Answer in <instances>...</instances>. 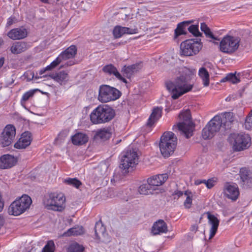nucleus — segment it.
I'll use <instances>...</instances> for the list:
<instances>
[{
	"mask_svg": "<svg viewBox=\"0 0 252 252\" xmlns=\"http://www.w3.org/2000/svg\"><path fill=\"white\" fill-rule=\"evenodd\" d=\"M202 47V43L197 39H188L181 43L180 54L185 56L197 54Z\"/></svg>",
	"mask_w": 252,
	"mask_h": 252,
	"instance_id": "nucleus-10",
	"label": "nucleus"
},
{
	"mask_svg": "<svg viewBox=\"0 0 252 252\" xmlns=\"http://www.w3.org/2000/svg\"><path fill=\"white\" fill-rule=\"evenodd\" d=\"M172 72L177 76L173 80L166 83V88L171 93V97L176 99L183 94L190 92L193 88V84L189 82V70L186 67L176 68Z\"/></svg>",
	"mask_w": 252,
	"mask_h": 252,
	"instance_id": "nucleus-1",
	"label": "nucleus"
},
{
	"mask_svg": "<svg viewBox=\"0 0 252 252\" xmlns=\"http://www.w3.org/2000/svg\"><path fill=\"white\" fill-rule=\"evenodd\" d=\"M16 135V128L12 125H7L3 128L0 139V144L5 147L10 145L13 141Z\"/></svg>",
	"mask_w": 252,
	"mask_h": 252,
	"instance_id": "nucleus-12",
	"label": "nucleus"
},
{
	"mask_svg": "<svg viewBox=\"0 0 252 252\" xmlns=\"http://www.w3.org/2000/svg\"><path fill=\"white\" fill-rule=\"evenodd\" d=\"M4 224V219L3 217L0 215V228Z\"/></svg>",
	"mask_w": 252,
	"mask_h": 252,
	"instance_id": "nucleus-54",
	"label": "nucleus"
},
{
	"mask_svg": "<svg viewBox=\"0 0 252 252\" xmlns=\"http://www.w3.org/2000/svg\"><path fill=\"white\" fill-rule=\"evenodd\" d=\"M32 203V199L29 196L23 195L10 204L8 213L10 215L19 216L29 209Z\"/></svg>",
	"mask_w": 252,
	"mask_h": 252,
	"instance_id": "nucleus-6",
	"label": "nucleus"
},
{
	"mask_svg": "<svg viewBox=\"0 0 252 252\" xmlns=\"http://www.w3.org/2000/svg\"><path fill=\"white\" fill-rule=\"evenodd\" d=\"M63 183L77 189L82 185L81 182L76 178H67L63 180Z\"/></svg>",
	"mask_w": 252,
	"mask_h": 252,
	"instance_id": "nucleus-39",
	"label": "nucleus"
},
{
	"mask_svg": "<svg viewBox=\"0 0 252 252\" xmlns=\"http://www.w3.org/2000/svg\"><path fill=\"white\" fill-rule=\"evenodd\" d=\"M51 77L61 85H64L69 80L68 74L65 71H61L56 74H52Z\"/></svg>",
	"mask_w": 252,
	"mask_h": 252,
	"instance_id": "nucleus-29",
	"label": "nucleus"
},
{
	"mask_svg": "<svg viewBox=\"0 0 252 252\" xmlns=\"http://www.w3.org/2000/svg\"><path fill=\"white\" fill-rule=\"evenodd\" d=\"M189 31L195 36H199L200 33L199 31L198 26L192 25L188 28Z\"/></svg>",
	"mask_w": 252,
	"mask_h": 252,
	"instance_id": "nucleus-47",
	"label": "nucleus"
},
{
	"mask_svg": "<svg viewBox=\"0 0 252 252\" xmlns=\"http://www.w3.org/2000/svg\"><path fill=\"white\" fill-rule=\"evenodd\" d=\"M75 63V62H74V61L71 60L66 63V65L67 66H71V65L74 64Z\"/></svg>",
	"mask_w": 252,
	"mask_h": 252,
	"instance_id": "nucleus-53",
	"label": "nucleus"
},
{
	"mask_svg": "<svg viewBox=\"0 0 252 252\" xmlns=\"http://www.w3.org/2000/svg\"><path fill=\"white\" fill-rule=\"evenodd\" d=\"M193 228H194V229H197V227H196L195 226H193Z\"/></svg>",
	"mask_w": 252,
	"mask_h": 252,
	"instance_id": "nucleus-59",
	"label": "nucleus"
},
{
	"mask_svg": "<svg viewBox=\"0 0 252 252\" xmlns=\"http://www.w3.org/2000/svg\"><path fill=\"white\" fill-rule=\"evenodd\" d=\"M88 136L83 133H77L72 137V142L76 145H83L88 142Z\"/></svg>",
	"mask_w": 252,
	"mask_h": 252,
	"instance_id": "nucleus-30",
	"label": "nucleus"
},
{
	"mask_svg": "<svg viewBox=\"0 0 252 252\" xmlns=\"http://www.w3.org/2000/svg\"><path fill=\"white\" fill-rule=\"evenodd\" d=\"M240 42L239 37L226 35L220 43V49L223 53L231 54L237 50Z\"/></svg>",
	"mask_w": 252,
	"mask_h": 252,
	"instance_id": "nucleus-9",
	"label": "nucleus"
},
{
	"mask_svg": "<svg viewBox=\"0 0 252 252\" xmlns=\"http://www.w3.org/2000/svg\"><path fill=\"white\" fill-rule=\"evenodd\" d=\"M94 138L106 140L109 139L112 134V129L109 127H105L93 131Z\"/></svg>",
	"mask_w": 252,
	"mask_h": 252,
	"instance_id": "nucleus-23",
	"label": "nucleus"
},
{
	"mask_svg": "<svg viewBox=\"0 0 252 252\" xmlns=\"http://www.w3.org/2000/svg\"><path fill=\"white\" fill-rule=\"evenodd\" d=\"M180 122L173 126L175 131L178 129L184 134L186 138H189L192 136L194 130V125L191 121L190 111L186 110L180 113L179 115Z\"/></svg>",
	"mask_w": 252,
	"mask_h": 252,
	"instance_id": "nucleus-4",
	"label": "nucleus"
},
{
	"mask_svg": "<svg viewBox=\"0 0 252 252\" xmlns=\"http://www.w3.org/2000/svg\"><path fill=\"white\" fill-rule=\"evenodd\" d=\"M94 230V239L97 242L107 243L110 241V238L106 232V228L101 221H99L96 222Z\"/></svg>",
	"mask_w": 252,
	"mask_h": 252,
	"instance_id": "nucleus-13",
	"label": "nucleus"
},
{
	"mask_svg": "<svg viewBox=\"0 0 252 252\" xmlns=\"http://www.w3.org/2000/svg\"><path fill=\"white\" fill-rule=\"evenodd\" d=\"M103 71L110 75H114L118 80L124 82L126 83V79L123 77L121 74L118 71L116 68L112 64H108L105 65L103 68Z\"/></svg>",
	"mask_w": 252,
	"mask_h": 252,
	"instance_id": "nucleus-24",
	"label": "nucleus"
},
{
	"mask_svg": "<svg viewBox=\"0 0 252 252\" xmlns=\"http://www.w3.org/2000/svg\"><path fill=\"white\" fill-rule=\"evenodd\" d=\"M26 50V44L23 42H15L13 43L10 48L12 53L14 54H20Z\"/></svg>",
	"mask_w": 252,
	"mask_h": 252,
	"instance_id": "nucleus-33",
	"label": "nucleus"
},
{
	"mask_svg": "<svg viewBox=\"0 0 252 252\" xmlns=\"http://www.w3.org/2000/svg\"><path fill=\"white\" fill-rule=\"evenodd\" d=\"M212 130L209 128V126H206L203 128L202 131V137L204 139H209L214 136V133Z\"/></svg>",
	"mask_w": 252,
	"mask_h": 252,
	"instance_id": "nucleus-43",
	"label": "nucleus"
},
{
	"mask_svg": "<svg viewBox=\"0 0 252 252\" xmlns=\"http://www.w3.org/2000/svg\"><path fill=\"white\" fill-rule=\"evenodd\" d=\"M251 137L244 133H234L229 136V141L236 151H241L248 148L251 145Z\"/></svg>",
	"mask_w": 252,
	"mask_h": 252,
	"instance_id": "nucleus-7",
	"label": "nucleus"
},
{
	"mask_svg": "<svg viewBox=\"0 0 252 252\" xmlns=\"http://www.w3.org/2000/svg\"><path fill=\"white\" fill-rule=\"evenodd\" d=\"M121 92L116 88L108 85H102L99 87L98 100L102 103H107L118 99Z\"/></svg>",
	"mask_w": 252,
	"mask_h": 252,
	"instance_id": "nucleus-8",
	"label": "nucleus"
},
{
	"mask_svg": "<svg viewBox=\"0 0 252 252\" xmlns=\"http://www.w3.org/2000/svg\"><path fill=\"white\" fill-rule=\"evenodd\" d=\"M155 190V189L150 185V183L141 185L138 189L139 192L141 194L147 195L152 194L154 191Z\"/></svg>",
	"mask_w": 252,
	"mask_h": 252,
	"instance_id": "nucleus-35",
	"label": "nucleus"
},
{
	"mask_svg": "<svg viewBox=\"0 0 252 252\" xmlns=\"http://www.w3.org/2000/svg\"><path fill=\"white\" fill-rule=\"evenodd\" d=\"M2 42V39H0V45L1 44Z\"/></svg>",
	"mask_w": 252,
	"mask_h": 252,
	"instance_id": "nucleus-58",
	"label": "nucleus"
},
{
	"mask_svg": "<svg viewBox=\"0 0 252 252\" xmlns=\"http://www.w3.org/2000/svg\"><path fill=\"white\" fill-rule=\"evenodd\" d=\"M17 159L14 157L10 155H4L0 157V168L1 169L9 168L15 165Z\"/></svg>",
	"mask_w": 252,
	"mask_h": 252,
	"instance_id": "nucleus-19",
	"label": "nucleus"
},
{
	"mask_svg": "<svg viewBox=\"0 0 252 252\" xmlns=\"http://www.w3.org/2000/svg\"><path fill=\"white\" fill-rule=\"evenodd\" d=\"M225 100H226V101H230V98L229 97H227L226 98Z\"/></svg>",
	"mask_w": 252,
	"mask_h": 252,
	"instance_id": "nucleus-57",
	"label": "nucleus"
},
{
	"mask_svg": "<svg viewBox=\"0 0 252 252\" xmlns=\"http://www.w3.org/2000/svg\"><path fill=\"white\" fill-rule=\"evenodd\" d=\"M229 81L233 84H236L240 81V78L235 74L229 73L225 77L222 78L221 80V82Z\"/></svg>",
	"mask_w": 252,
	"mask_h": 252,
	"instance_id": "nucleus-38",
	"label": "nucleus"
},
{
	"mask_svg": "<svg viewBox=\"0 0 252 252\" xmlns=\"http://www.w3.org/2000/svg\"><path fill=\"white\" fill-rule=\"evenodd\" d=\"M42 2L44 3H47L48 1V0H40Z\"/></svg>",
	"mask_w": 252,
	"mask_h": 252,
	"instance_id": "nucleus-56",
	"label": "nucleus"
},
{
	"mask_svg": "<svg viewBox=\"0 0 252 252\" xmlns=\"http://www.w3.org/2000/svg\"><path fill=\"white\" fill-rule=\"evenodd\" d=\"M115 116V110L108 105H99L90 115L91 122L95 125L111 121Z\"/></svg>",
	"mask_w": 252,
	"mask_h": 252,
	"instance_id": "nucleus-2",
	"label": "nucleus"
},
{
	"mask_svg": "<svg viewBox=\"0 0 252 252\" xmlns=\"http://www.w3.org/2000/svg\"><path fill=\"white\" fill-rule=\"evenodd\" d=\"M167 178L168 175L166 174L157 175L149 178L147 182L150 183L156 190L157 187L162 185Z\"/></svg>",
	"mask_w": 252,
	"mask_h": 252,
	"instance_id": "nucleus-20",
	"label": "nucleus"
},
{
	"mask_svg": "<svg viewBox=\"0 0 252 252\" xmlns=\"http://www.w3.org/2000/svg\"><path fill=\"white\" fill-rule=\"evenodd\" d=\"M198 75L202 80L204 86H208L210 83V76L207 69L204 67H201L198 71Z\"/></svg>",
	"mask_w": 252,
	"mask_h": 252,
	"instance_id": "nucleus-34",
	"label": "nucleus"
},
{
	"mask_svg": "<svg viewBox=\"0 0 252 252\" xmlns=\"http://www.w3.org/2000/svg\"><path fill=\"white\" fill-rule=\"evenodd\" d=\"M151 232L154 235L166 233L167 226L166 223L163 220H158L154 223Z\"/></svg>",
	"mask_w": 252,
	"mask_h": 252,
	"instance_id": "nucleus-22",
	"label": "nucleus"
},
{
	"mask_svg": "<svg viewBox=\"0 0 252 252\" xmlns=\"http://www.w3.org/2000/svg\"><path fill=\"white\" fill-rule=\"evenodd\" d=\"M138 161V158L136 152L134 150H128L123 156L120 167L125 172H129L135 166Z\"/></svg>",
	"mask_w": 252,
	"mask_h": 252,
	"instance_id": "nucleus-11",
	"label": "nucleus"
},
{
	"mask_svg": "<svg viewBox=\"0 0 252 252\" xmlns=\"http://www.w3.org/2000/svg\"><path fill=\"white\" fill-rule=\"evenodd\" d=\"M32 140L31 133L26 131L23 133L18 141L15 143L14 147L16 149H24L29 146Z\"/></svg>",
	"mask_w": 252,
	"mask_h": 252,
	"instance_id": "nucleus-15",
	"label": "nucleus"
},
{
	"mask_svg": "<svg viewBox=\"0 0 252 252\" xmlns=\"http://www.w3.org/2000/svg\"><path fill=\"white\" fill-rule=\"evenodd\" d=\"M207 126H209V128L212 130L214 134L219 131L221 125V116L216 115L208 123Z\"/></svg>",
	"mask_w": 252,
	"mask_h": 252,
	"instance_id": "nucleus-26",
	"label": "nucleus"
},
{
	"mask_svg": "<svg viewBox=\"0 0 252 252\" xmlns=\"http://www.w3.org/2000/svg\"><path fill=\"white\" fill-rule=\"evenodd\" d=\"M200 28L201 30L204 32L206 36L212 39H217L213 35L210 29L208 28V27L205 23H201Z\"/></svg>",
	"mask_w": 252,
	"mask_h": 252,
	"instance_id": "nucleus-42",
	"label": "nucleus"
},
{
	"mask_svg": "<svg viewBox=\"0 0 252 252\" xmlns=\"http://www.w3.org/2000/svg\"><path fill=\"white\" fill-rule=\"evenodd\" d=\"M84 232L83 227L81 226H77L68 229L67 231L63 234L62 236L64 237L78 236L83 234Z\"/></svg>",
	"mask_w": 252,
	"mask_h": 252,
	"instance_id": "nucleus-32",
	"label": "nucleus"
},
{
	"mask_svg": "<svg viewBox=\"0 0 252 252\" xmlns=\"http://www.w3.org/2000/svg\"><path fill=\"white\" fill-rule=\"evenodd\" d=\"M162 108L157 107L153 108L152 113L149 117L147 125L149 126H153L161 117Z\"/></svg>",
	"mask_w": 252,
	"mask_h": 252,
	"instance_id": "nucleus-25",
	"label": "nucleus"
},
{
	"mask_svg": "<svg viewBox=\"0 0 252 252\" xmlns=\"http://www.w3.org/2000/svg\"><path fill=\"white\" fill-rule=\"evenodd\" d=\"M174 195L175 196V198H176V197H180L184 195V192L182 191L177 190L175 191Z\"/></svg>",
	"mask_w": 252,
	"mask_h": 252,
	"instance_id": "nucleus-50",
	"label": "nucleus"
},
{
	"mask_svg": "<svg viewBox=\"0 0 252 252\" xmlns=\"http://www.w3.org/2000/svg\"><path fill=\"white\" fill-rule=\"evenodd\" d=\"M207 217L209 223L211 225L209 235V239H211L215 236L217 231L220 221L217 217L210 213H207Z\"/></svg>",
	"mask_w": 252,
	"mask_h": 252,
	"instance_id": "nucleus-21",
	"label": "nucleus"
},
{
	"mask_svg": "<svg viewBox=\"0 0 252 252\" xmlns=\"http://www.w3.org/2000/svg\"><path fill=\"white\" fill-rule=\"evenodd\" d=\"M240 176L244 188L252 187V172L249 171L246 168H242L240 170Z\"/></svg>",
	"mask_w": 252,
	"mask_h": 252,
	"instance_id": "nucleus-17",
	"label": "nucleus"
},
{
	"mask_svg": "<svg viewBox=\"0 0 252 252\" xmlns=\"http://www.w3.org/2000/svg\"><path fill=\"white\" fill-rule=\"evenodd\" d=\"M49 70H50L49 69H46V67L44 68H42V69H40L39 71V75H42L45 72V71H49Z\"/></svg>",
	"mask_w": 252,
	"mask_h": 252,
	"instance_id": "nucleus-51",
	"label": "nucleus"
},
{
	"mask_svg": "<svg viewBox=\"0 0 252 252\" xmlns=\"http://www.w3.org/2000/svg\"><path fill=\"white\" fill-rule=\"evenodd\" d=\"M35 91V90H31L23 94L21 99V103L22 106H24L26 102L33 96Z\"/></svg>",
	"mask_w": 252,
	"mask_h": 252,
	"instance_id": "nucleus-40",
	"label": "nucleus"
},
{
	"mask_svg": "<svg viewBox=\"0 0 252 252\" xmlns=\"http://www.w3.org/2000/svg\"><path fill=\"white\" fill-rule=\"evenodd\" d=\"M139 69V64H133L127 66H125L122 69V71L127 77H129L132 73L137 71Z\"/></svg>",
	"mask_w": 252,
	"mask_h": 252,
	"instance_id": "nucleus-36",
	"label": "nucleus"
},
{
	"mask_svg": "<svg viewBox=\"0 0 252 252\" xmlns=\"http://www.w3.org/2000/svg\"><path fill=\"white\" fill-rule=\"evenodd\" d=\"M223 191L224 195L232 200H236L240 194L238 186L234 183L226 184Z\"/></svg>",
	"mask_w": 252,
	"mask_h": 252,
	"instance_id": "nucleus-14",
	"label": "nucleus"
},
{
	"mask_svg": "<svg viewBox=\"0 0 252 252\" xmlns=\"http://www.w3.org/2000/svg\"><path fill=\"white\" fill-rule=\"evenodd\" d=\"M186 199L184 202V205L186 208L189 209L191 207L192 201L193 194L190 191L187 190L184 192Z\"/></svg>",
	"mask_w": 252,
	"mask_h": 252,
	"instance_id": "nucleus-37",
	"label": "nucleus"
},
{
	"mask_svg": "<svg viewBox=\"0 0 252 252\" xmlns=\"http://www.w3.org/2000/svg\"><path fill=\"white\" fill-rule=\"evenodd\" d=\"M113 35L115 38H120L125 34H132L138 32L137 28H129L120 26H116L113 30Z\"/></svg>",
	"mask_w": 252,
	"mask_h": 252,
	"instance_id": "nucleus-18",
	"label": "nucleus"
},
{
	"mask_svg": "<svg viewBox=\"0 0 252 252\" xmlns=\"http://www.w3.org/2000/svg\"><path fill=\"white\" fill-rule=\"evenodd\" d=\"M27 31L23 27L15 28L11 30L7 33V36L12 40H20L27 36Z\"/></svg>",
	"mask_w": 252,
	"mask_h": 252,
	"instance_id": "nucleus-16",
	"label": "nucleus"
},
{
	"mask_svg": "<svg viewBox=\"0 0 252 252\" xmlns=\"http://www.w3.org/2000/svg\"><path fill=\"white\" fill-rule=\"evenodd\" d=\"M83 247L76 243L70 244L67 250V252H83Z\"/></svg>",
	"mask_w": 252,
	"mask_h": 252,
	"instance_id": "nucleus-41",
	"label": "nucleus"
},
{
	"mask_svg": "<svg viewBox=\"0 0 252 252\" xmlns=\"http://www.w3.org/2000/svg\"><path fill=\"white\" fill-rule=\"evenodd\" d=\"M63 61L61 57L60 56V55H59V56L55 60H54L49 65L46 66V69L52 70L55 68Z\"/></svg>",
	"mask_w": 252,
	"mask_h": 252,
	"instance_id": "nucleus-44",
	"label": "nucleus"
},
{
	"mask_svg": "<svg viewBox=\"0 0 252 252\" xmlns=\"http://www.w3.org/2000/svg\"><path fill=\"white\" fill-rule=\"evenodd\" d=\"M77 49L74 45H71L64 51L62 52L59 55L63 61L73 58L76 54Z\"/></svg>",
	"mask_w": 252,
	"mask_h": 252,
	"instance_id": "nucleus-27",
	"label": "nucleus"
},
{
	"mask_svg": "<svg viewBox=\"0 0 252 252\" xmlns=\"http://www.w3.org/2000/svg\"><path fill=\"white\" fill-rule=\"evenodd\" d=\"M202 183L204 184V180H196L195 181L194 184L196 185H199Z\"/></svg>",
	"mask_w": 252,
	"mask_h": 252,
	"instance_id": "nucleus-52",
	"label": "nucleus"
},
{
	"mask_svg": "<svg viewBox=\"0 0 252 252\" xmlns=\"http://www.w3.org/2000/svg\"><path fill=\"white\" fill-rule=\"evenodd\" d=\"M221 116V125L225 126H229L234 121L235 117L232 113L225 112L219 115Z\"/></svg>",
	"mask_w": 252,
	"mask_h": 252,
	"instance_id": "nucleus-28",
	"label": "nucleus"
},
{
	"mask_svg": "<svg viewBox=\"0 0 252 252\" xmlns=\"http://www.w3.org/2000/svg\"><path fill=\"white\" fill-rule=\"evenodd\" d=\"M244 126L247 129H251L252 128V111L247 117Z\"/></svg>",
	"mask_w": 252,
	"mask_h": 252,
	"instance_id": "nucleus-46",
	"label": "nucleus"
},
{
	"mask_svg": "<svg viewBox=\"0 0 252 252\" xmlns=\"http://www.w3.org/2000/svg\"><path fill=\"white\" fill-rule=\"evenodd\" d=\"M177 139L174 133L168 131L164 132L160 138L159 149L162 155L167 158L171 156L176 147Z\"/></svg>",
	"mask_w": 252,
	"mask_h": 252,
	"instance_id": "nucleus-5",
	"label": "nucleus"
},
{
	"mask_svg": "<svg viewBox=\"0 0 252 252\" xmlns=\"http://www.w3.org/2000/svg\"><path fill=\"white\" fill-rule=\"evenodd\" d=\"M4 63V58H0V68L2 67Z\"/></svg>",
	"mask_w": 252,
	"mask_h": 252,
	"instance_id": "nucleus-55",
	"label": "nucleus"
},
{
	"mask_svg": "<svg viewBox=\"0 0 252 252\" xmlns=\"http://www.w3.org/2000/svg\"><path fill=\"white\" fill-rule=\"evenodd\" d=\"M14 23V18L12 17H9L7 19V22L6 23V26L8 27L12 25Z\"/></svg>",
	"mask_w": 252,
	"mask_h": 252,
	"instance_id": "nucleus-49",
	"label": "nucleus"
},
{
	"mask_svg": "<svg viewBox=\"0 0 252 252\" xmlns=\"http://www.w3.org/2000/svg\"><path fill=\"white\" fill-rule=\"evenodd\" d=\"M217 179L216 178L209 179L208 180H204V184L208 189L213 188L217 183Z\"/></svg>",
	"mask_w": 252,
	"mask_h": 252,
	"instance_id": "nucleus-48",
	"label": "nucleus"
},
{
	"mask_svg": "<svg viewBox=\"0 0 252 252\" xmlns=\"http://www.w3.org/2000/svg\"><path fill=\"white\" fill-rule=\"evenodd\" d=\"M55 244L53 241H49L44 247L43 252H54Z\"/></svg>",
	"mask_w": 252,
	"mask_h": 252,
	"instance_id": "nucleus-45",
	"label": "nucleus"
},
{
	"mask_svg": "<svg viewBox=\"0 0 252 252\" xmlns=\"http://www.w3.org/2000/svg\"><path fill=\"white\" fill-rule=\"evenodd\" d=\"M190 21H184L178 24L174 32V39H177L178 36L187 33L186 27L190 23Z\"/></svg>",
	"mask_w": 252,
	"mask_h": 252,
	"instance_id": "nucleus-31",
	"label": "nucleus"
},
{
	"mask_svg": "<svg viewBox=\"0 0 252 252\" xmlns=\"http://www.w3.org/2000/svg\"><path fill=\"white\" fill-rule=\"evenodd\" d=\"M65 197L60 192H52L46 194L43 199V204L48 210L62 211L65 207Z\"/></svg>",
	"mask_w": 252,
	"mask_h": 252,
	"instance_id": "nucleus-3",
	"label": "nucleus"
}]
</instances>
